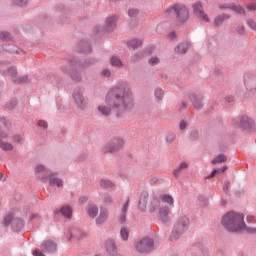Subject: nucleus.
Here are the masks:
<instances>
[{
	"mask_svg": "<svg viewBox=\"0 0 256 256\" xmlns=\"http://www.w3.org/2000/svg\"><path fill=\"white\" fill-rule=\"evenodd\" d=\"M133 107L134 98L131 87L128 84H122L106 95L105 104L98 106V112L105 117L112 113L120 117Z\"/></svg>",
	"mask_w": 256,
	"mask_h": 256,
	"instance_id": "obj_1",
	"label": "nucleus"
},
{
	"mask_svg": "<svg viewBox=\"0 0 256 256\" xmlns=\"http://www.w3.org/2000/svg\"><path fill=\"white\" fill-rule=\"evenodd\" d=\"M138 209L141 212H149L153 213L158 210V216L161 221L167 222L168 216L170 215V210L167 206H161V201L156 197H149L147 191H142L140 194V198L138 201Z\"/></svg>",
	"mask_w": 256,
	"mask_h": 256,
	"instance_id": "obj_2",
	"label": "nucleus"
},
{
	"mask_svg": "<svg viewBox=\"0 0 256 256\" xmlns=\"http://www.w3.org/2000/svg\"><path fill=\"white\" fill-rule=\"evenodd\" d=\"M222 224L228 232L240 233H256V228H247L244 223V215L235 211L227 212L222 218Z\"/></svg>",
	"mask_w": 256,
	"mask_h": 256,
	"instance_id": "obj_3",
	"label": "nucleus"
},
{
	"mask_svg": "<svg viewBox=\"0 0 256 256\" xmlns=\"http://www.w3.org/2000/svg\"><path fill=\"white\" fill-rule=\"evenodd\" d=\"M188 224H189L188 218L186 217L179 218V220L176 222L172 230L170 241L171 242L177 241L180 238V236L183 235L187 230Z\"/></svg>",
	"mask_w": 256,
	"mask_h": 256,
	"instance_id": "obj_4",
	"label": "nucleus"
},
{
	"mask_svg": "<svg viewBox=\"0 0 256 256\" xmlns=\"http://www.w3.org/2000/svg\"><path fill=\"white\" fill-rule=\"evenodd\" d=\"M166 14L168 16L176 15L178 18V21L181 23L186 22L189 18V12L187 8L181 4L175 5L172 8H168L166 11Z\"/></svg>",
	"mask_w": 256,
	"mask_h": 256,
	"instance_id": "obj_5",
	"label": "nucleus"
},
{
	"mask_svg": "<svg viewBox=\"0 0 256 256\" xmlns=\"http://www.w3.org/2000/svg\"><path fill=\"white\" fill-rule=\"evenodd\" d=\"M154 249V241L151 238H143L136 243V251L138 253H151Z\"/></svg>",
	"mask_w": 256,
	"mask_h": 256,
	"instance_id": "obj_6",
	"label": "nucleus"
},
{
	"mask_svg": "<svg viewBox=\"0 0 256 256\" xmlns=\"http://www.w3.org/2000/svg\"><path fill=\"white\" fill-rule=\"evenodd\" d=\"M124 146V141L122 138H117L107 142L103 147L104 153H116L120 151Z\"/></svg>",
	"mask_w": 256,
	"mask_h": 256,
	"instance_id": "obj_7",
	"label": "nucleus"
},
{
	"mask_svg": "<svg viewBox=\"0 0 256 256\" xmlns=\"http://www.w3.org/2000/svg\"><path fill=\"white\" fill-rule=\"evenodd\" d=\"M73 99L78 109H86L88 102L87 99L84 97L82 90L77 89L73 93Z\"/></svg>",
	"mask_w": 256,
	"mask_h": 256,
	"instance_id": "obj_8",
	"label": "nucleus"
},
{
	"mask_svg": "<svg viewBox=\"0 0 256 256\" xmlns=\"http://www.w3.org/2000/svg\"><path fill=\"white\" fill-rule=\"evenodd\" d=\"M193 11L196 16H198L199 19H201L205 23H209V17L203 10L202 4L200 2H195L193 4Z\"/></svg>",
	"mask_w": 256,
	"mask_h": 256,
	"instance_id": "obj_9",
	"label": "nucleus"
},
{
	"mask_svg": "<svg viewBox=\"0 0 256 256\" xmlns=\"http://www.w3.org/2000/svg\"><path fill=\"white\" fill-rule=\"evenodd\" d=\"M106 251L110 256H119L117 253V248L115 246V242L112 239H108L105 242Z\"/></svg>",
	"mask_w": 256,
	"mask_h": 256,
	"instance_id": "obj_10",
	"label": "nucleus"
},
{
	"mask_svg": "<svg viewBox=\"0 0 256 256\" xmlns=\"http://www.w3.org/2000/svg\"><path fill=\"white\" fill-rule=\"evenodd\" d=\"M0 122L1 124H3L2 130L0 132V138L5 139L9 136V129H8L9 122L6 121L5 118H1Z\"/></svg>",
	"mask_w": 256,
	"mask_h": 256,
	"instance_id": "obj_11",
	"label": "nucleus"
},
{
	"mask_svg": "<svg viewBox=\"0 0 256 256\" xmlns=\"http://www.w3.org/2000/svg\"><path fill=\"white\" fill-rule=\"evenodd\" d=\"M56 214L59 215H63L66 219H70L72 216V208H70L69 206H64L61 209H57L56 210Z\"/></svg>",
	"mask_w": 256,
	"mask_h": 256,
	"instance_id": "obj_12",
	"label": "nucleus"
},
{
	"mask_svg": "<svg viewBox=\"0 0 256 256\" xmlns=\"http://www.w3.org/2000/svg\"><path fill=\"white\" fill-rule=\"evenodd\" d=\"M109 218V211L107 209L102 208L100 209L99 217L96 219V223L102 224L105 223L106 220Z\"/></svg>",
	"mask_w": 256,
	"mask_h": 256,
	"instance_id": "obj_13",
	"label": "nucleus"
},
{
	"mask_svg": "<svg viewBox=\"0 0 256 256\" xmlns=\"http://www.w3.org/2000/svg\"><path fill=\"white\" fill-rule=\"evenodd\" d=\"M9 74L12 76L13 81H15L16 83H26L28 81V77H20V78H15L17 75L16 69L15 68H10L9 69Z\"/></svg>",
	"mask_w": 256,
	"mask_h": 256,
	"instance_id": "obj_14",
	"label": "nucleus"
},
{
	"mask_svg": "<svg viewBox=\"0 0 256 256\" xmlns=\"http://www.w3.org/2000/svg\"><path fill=\"white\" fill-rule=\"evenodd\" d=\"M128 205H129V199L126 200V203L121 208V214L118 218L119 223H125V221H126V212L128 210Z\"/></svg>",
	"mask_w": 256,
	"mask_h": 256,
	"instance_id": "obj_15",
	"label": "nucleus"
},
{
	"mask_svg": "<svg viewBox=\"0 0 256 256\" xmlns=\"http://www.w3.org/2000/svg\"><path fill=\"white\" fill-rule=\"evenodd\" d=\"M160 200L162 203L167 204V205H174V198L172 195L169 194H161L160 195Z\"/></svg>",
	"mask_w": 256,
	"mask_h": 256,
	"instance_id": "obj_16",
	"label": "nucleus"
},
{
	"mask_svg": "<svg viewBox=\"0 0 256 256\" xmlns=\"http://www.w3.org/2000/svg\"><path fill=\"white\" fill-rule=\"evenodd\" d=\"M86 212L89 217L95 218L99 214V208H97L95 205H89L86 208Z\"/></svg>",
	"mask_w": 256,
	"mask_h": 256,
	"instance_id": "obj_17",
	"label": "nucleus"
},
{
	"mask_svg": "<svg viewBox=\"0 0 256 256\" xmlns=\"http://www.w3.org/2000/svg\"><path fill=\"white\" fill-rule=\"evenodd\" d=\"M116 21H117V18L115 16L107 18V20H106V30L107 31H112L116 27Z\"/></svg>",
	"mask_w": 256,
	"mask_h": 256,
	"instance_id": "obj_18",
	"label": "nucleus"
},
{
	"mask_svg": "<svg viewBox=\"0 0 256 256\" xmlns=\"http://www.w3.org/2000/svg\"><path fill=\"white\" fill-rule=\"evenodd\" d=\"M42 246L44 252H54L57 249V246L52 241H46Z\"/></svg>",
	"mask_w": 256,
	"mask_h": 256,
	"instance_id": "obj_19",
	"label": "nucleus"
},
{
	"mask_svg": "<svg viewBox=\"0 0 256 256\" xmlns=\"http://www.w3.org/2000/svg\"><path fill=\"white\" fill-rule=\"evenodd\" d=\"M252 124V120L248 116H243L241 118L240 127L242 129H249Z\"/></svg>",
	"mask_w": 256,
	"mask_h": 256,
	"instance_id": "obj_20",
	"label": "nucleus"
},
{
	"mask_svg": "<svg viewBox=\"0 0 256 256\" xmlns=\"http://www.w3.org/2000/svg\"><path fill=\"white\" fill-rule=\"evenodd\" d=\"M110 64L112 67H118V68L123 67V63H122L121 59L116 56L111 57Z\"/></svg>",
	"mask_w": 256,
	"mask_h": 256,
	"instance_id": "obj_21",
	"label": "nucleus"
},
{
	"mask_svg": "<svg viewBox=\"0 0 256 256\" xmlns=\"http://www.w3.org/2000/svg\"><path fill=\"white\" fill-rule=\"evenodd\" d=\"M187 168H188L187 162H181L179 167L176 170H173L174 177H178L180 175V172Z\"/></svg>",
	"mask_w": 256,
	"mask_h": 256,
	"instance_id": "obj_22",
	"label": "nucleus"
},
{
	"mask_svg": "<svg viewBox=\"0 0 256 256\" xmlns=\"http://www.w3.org/2000/svg\"><path fill=\"white\" fill-rule=\"evenodd\" d=\"M128 47L131 49H137L138 47L142 46V41L137 39H132L128 42Z\"/></svg>",
	"mask_w": 256,
	"mask_h": 256,
	"instance_id": "obj_23",
	"label": "nucleus"
},
{
	"mask_svg": "<svg viewBox=\"0 0 256 256\" xmlns=\"http://www.w3.org/2000/svg\"><path fill=\"white\" fill-rule=\"evenodd\" d=\"M227 161V156L226 155H219L218 157H216L214 160L211 161V163L213 165L215 164H221V163H225Z\"/></svg>",
	"mask_w": 256,
	"mask_h": 256,
	"instance_id": "obj_24",
	"label": "nucleus"
},
{
	"mask_svg": "<svg viewBox=\"0 0 256 256\" xmlns=\"http://www.w3.org/2000/svg\"><path fill=\"white\" fill-rule=\"evenodd\" d=\"M188 49H189V43L185 42V43L180 44V45L177 47L176 51H177L178 53L185 54Z\"/></svg>",
	"mask_w": 256,
	"mask_h": 256,
	"instance_id": "obj_25",
	"label": "nucleus"
},
{
	"mask_svg": "<svg viewBox=\"0 0 256 256\" xmlns=\"http://www.w3.org/2000/svg\"><path fill=\"white\" fill-rule=\"evenodd\" d=\"M0 148L3 150V151H12L13 150V146L11 143L9 142H3L1 139H0Z\"/></svg>",
	"mask_w": 256,
	"mask_h": 256,
	"instance_id": "obj_26",
	"label": "nucleus"
},
{
	"mask_svg": "<svg viewBox=\"0 0 256 256\" xmlns=\"http://www.w3.org/2000/svg\"><path fill=\"white\" fill-rule=\"evenodd\" d=\"M229 19V16L227 15H221L217 18H215L214 20V25L215 26H220L224 21L228 20Z\"/></svg>",
	"mask_w": 256,
	"mask_h": 256,
	"instance_id": "obj_27",
	"label": "nucleus"
},
{
	"mask_svg": "<svg viewBox=\"0 0 256 256\" xmlns=\"http://www.w3.org/2000/svg\"><path fill=\"white\" fill-rule=\"evenodd\" d=\"M100 186H102L104 189L112 188L114 187V183L111 180H100Z\"/></svg>",
	"mask_w": 256,
	"mask_h": 256,
	"instance_id": "obj_28",
	"label": "nucleus"
},
{
	"mask_svg": "<svg viewBox=\"0 0 256 256\" xmlns=\"http://www.w3.org/2000/svg\"><path fill=\"white\" fill-rule=\"evenodd\" d=\"M50 185L51 186L62 187L63 186V181L60 180L59 178L52 177L50 179Z\"/></svg>",
	"mask_w": 256,
	"mask_h": 256,
	"instance_id": "obj_29",
	"label": "nucleus"
},
{
	"mask_svg": "<svg viewBox=\"0 0 256 256\" xmlns=\"http://www.w3.org/2000/svg\"><path fill=\"white\" fill-rule=\"evenodd\" d=\"M230 9H232L235 13H238V14H244L245 13V10L244 8H242L240 5H231L230 7H228Z\"/></svg>",
	"mask_w": 256,
	"mask_h": 256,
	"instance_id": "obj_30",
	"label": "nucleus"
},
{
	"mask_svg": "<svg viewBox=\"0 0 256 256\" xmlns=\"http://www.w3.org/2000/svg\"><path fill=\"white\" fill-rule=\"evenodd\" d=\"M120 236H121V239L124 240V241H127L128 240V237H129V231L127 228H121L120 229Z\"/></svg>",
	"mask_w": 256,
	"mask_h": 256,
	"instance_id": "obj_31",
	"label": "nucleus"
},
{
	"mask_svg": "<svg viewBox=\"0 0 256 256\" xmlns=\"http://www.w3.org/2000/svg\"><path fill=\"white\" fill-rule=\"evenodd\" d=\"M227 170V166H224L223 168L219 170H212V173L210 174L209 178H214L215 175L224 173Z\"/></svg>",
	"mask_w": 256,
	"mask_h": 256,
	"instance_id": "obj_32",
	"label": "nucleus"
},
{
	"mask_svg": "<svg viewBox=\"0 0 256 256\" xmlns=\"http://www.w3.org/2000/svg\"><path fill=\"white\" fill-rule=\"evenodd\" d=\"M193 106H194V109H196V110L201 109L202 108L201 99L200 98H194L193 99Z\"/></svg>",
	"mask_w": 256,
	"mask_h": 256,
	"instance_id": "obj_33",
	"label": "nucleus"
},
{
	"mask_svg": "<svg viewBox=\"0 0 256 256\" xmlns=\"http://www.w3.org/2000/svg\"><path fill=\"white\" fill-rule=\"evenodd\" d=\"M138 14H139V10L136 9V8H131V9H129V11H128V15H129V17H131V18H136Z\"/></svg>",
	"mask_w": 256,
	"mask_h": 256,
	"instance_id": "obj_34",
	"label": "nucleus"
},
{
	"mask_svg": "<svg viewBox=\"0 0 256 256\" xmlns=\"http://www.w3.org/2000/svg\"><path fill=\"white\" fill-rule=\"evenodd\" d=\"M154 96H156V98L158 99V101H161L164 97V92L162 89H157L155 92H154Z\"/></svg>",
	"mask_w": 256,
	"mask_h": 256,
	"instance_id": "obj_35",
	"label": "nucleus"
},
{
	"mask_svg": "<svg viewBox=\"0 0 256 256\" xmlns=\"http://www.w3.org/2000/svg\"><path fill=\"white\" fill-rule=\"evenodd\" d=\"M0 39L2 41H9L11 39V36L8 32H2L0 33Z\"/></svg>",
	"mask_w": 256,
	"mask_h": 256,
	"instance_id": "obj_36",
	"label": "nucleus"
},
{
	"mask_svg": "<svg viewBox=\"0 0 256 256\" xmlns=\"http://www.w3.org/2000/svg\"><path fill=\"white\" fill-rule=\"evenodd\" d=\"M103 202L105 204H111L113 202V198L111 195L109 194H106L104 197H103Z\"/></svg>",
	"mask_w": 256,
	"mask_h": 256,
	"instance_id": "obj_37",
	"label": "nucleus"
},
{
	"mask_svg": "<svg viewBox=\"0 0 256 256\" xmlns=\"http://www.w3.org/2000/svg\"><path fill=\"white\" fill-rule=\"evenodd\" d=\"M11 221H12V216L9 215V216H7V217L4 218V220H3V225H4V226H8V225L11 223Z\"/></svg>",
	"mask_w": 256,
	"mask_h": 256,
	"instance_id": "obj_38",
	"label": "nucleus"
},
{
	"mask_svg": "<svg viewBox=\"0 0 256 256\" xmlns=\"http://www.w3.org/2000/svg\"><path fill=\"white\" fill-rule=\"evenodd\" d=\"M12 140H13V142L14 143H22V137H21V135H15V136H13L12 137Z\"/></svg>",
	"mask_w": 256,
	"mask_h": 256,
	"instance_id": "obj_39",
	"label": "nucleus"
},
{
	"mask_svg": "<svg viewBox=\"0 0 256 256\" xmlns=\"http://www.w3.org/2000/svg\"><path fill=\"white\" fill-rule=\"evenodd\" d=\"M28 0H15L14 3L20 7L26 5Z\"/></svg>",
	"mask_w": 256,
	"mask_h": 256,
	"instance_id": "obj_40",
	"label": "nucleus"
},
{
	"mask_svg": "<svg viewBox=\"0 0 256 256\" xmlns=\"http://www.w3.org/2000/svg\"><path fill=\"white\" fill-rule=\"evenodd\" d=\"M46 168L43 165H37L35 168L36 173L45 172Z\"/></svg>",
	"mask_w": 256,
	"mask_h": 256,
	"instance_id": "obj_41",
	"label": "nucleus"
},
{
	"mask_svg": "<svg viewBox=\"0 0 256 256\" xmlns=\"http://www.w3.org/2000/svg\"><path fill=\"white\" fill-rule=\"evenodd\" d=\"M149 63H150V65L155 66V65H157L159 63V59L157 57H152L149 60Z\"/></svg>",
	"mask_w": 256,
	"mask_h": 256,
	"instance_id": "obj_42",
	"label": "nucleus"
},
{
	"mask_svg": "<svg viewBox=\"0 0 256 256\" xmlns=\"http://www.w3.org/2000/svg\"><path fill=\"white\" fill-rule=\"evenodd\" d=\"M247 24L253 31H256V23L253 20H248Z\"/></svg>",
	"mask_w": 256,
	"mask_h": 256,
	"instance_id": "obj_43",
	"label": "nucleus"
},
{
	"mask_svg": "<svg viewBox=\"0 0 256 256\" xmlns=\"http://www.w3.org/2000/svg\"><path fill=\"white\" fill-rule=\"evenodd\" d=\"M229 188H230V182H229V181H225L223 190H224V192H225L226 194L229 193Z\"/></svg>",
	"mask_w": 256,
	"mask_h": 256,
	"instance_id": "obj_44",
	"label": "nucleus"
},
{
	"mask_svg": "<svg viewBox=\"0 0 256 256\" xmlns=\"http://www.w3.org/2000/svg\"><path fill=\"white\" fill-rule=\"evenodd\" d=\"M38 126H40L43 129H47L48 128V123L45 121H40L38 122Z\"/></svg>",
	"mask_w": 256,
	"mask_h": 256,
	"instance_id": "obj_45",
	"label": "nucleus"
},
{
	"mask_svg": "<svg viewBox=\"0 0 256 256\" xmlns=\"http://www.w3.org/2000/svg\"><path fill=\"white\" fill-rule=\"evenodd\" d=\"M247 10L250 12L256 11V4H250L247 6Z\"/></svg>",
	"mask_w": 256,
	"mask_h": 256,
	"instance_id": "obj_46",
	"label": "nucleus"
},
{
	"mask_svg": "<svg viewBox=\"0 0 256 256\" xmlns=\"http://www.w3.org/2000/svg\"><path fill=\"white\" fill-rule=\"evenodd\" d=\"M40 219V215L38 213H33L30 216V220H39Z\"/></svg>",
	"mask_w": 256,
	"mask_h": 256,
	"instance_id": "obj_47",
	"label": "nucleus"
},
{
	"mask_svg": "<svg viewBox=\"0 0 256 256\" xmlns=\"http://www.w3.org/2000/svg\"><path fill=\"white\" fill-rule=\"evenodd\" d=\"M102 76H104V77H110L111 76V72H110V70H104L103 72H102Z\"/></svg>",
	"mask_w": 256,
	"mask_h": 256,
	"instance_id": "obj_48",
	"label": "nucleus"
},
{
	"mask_svg": "<svg viewBox=\"0 0 256 256\" xmlns=\"http://www.w3.org/2000/svg\"><path fill=\"white\" fill-rule=\"evenodd\" d=\"M175 140V135L174 134H169L168 136H167V141L168 142H173Z\"/></svg>",
	"mask_w": 256,
	"mask_h": 256,
	"instance_id": "obj_49",
	"label": "nucleus"
},
{
	"mask_svg": "<svg viewBox=\"0 0 256 256\" xmlns=\"http://www.w3.org/2000/svg\"><path fill=\"white\" fill-rule=\"evenodd\" d=\"M34 256H45L40 250L33 251Z\"/></svg>",
	"mask_w": 256,
	"mask_h": 256,
	"instance_id": "obj_50",
	"label": "nucleus"
},
{
	"mask_svg": "<svg viewBox=\"0 0 256 256\" xmlns=\"http://www.w3.org/2000/svg\"><path fill=\"white\" fill-rule=\"evenodd\" d=\"M187 127V123L185 121L180 122V129L184 130Z\"/></svg>",
	"mask_w": 256,
	"mask_h": 256,
	"instance_id": "obj_51",
	"label": "nucleus"
},
{
	"mask_svg": "<svg viewBox=\"0 0 256 256\" xmlns=\"http://www.w3.org/2000/svg\"><path fill=\"white\" fill-rule=\"evenodd\" d=\"M237 32L240 33V34H244L245 33L244 27L243 26L238 27Z\"/></svg>",
	"mask_w": 256,
	"mask_h": 256,
	"instance_id": "obj_52",
	"label": "nucleus"
},
{
	"mask_svg": "<svg viewBox=\"0 0 256 256\" xmlns=\"http://www.w3.org/2000/svg\"><path fill=\"white\" fill-rule=\"evenodd\" d=\"M247 221L254 222L255 218L253 216H247Z\"/></svg>",
	"mask_w": 256,
	"mask_h": 256,
	"instance_id": "obj_53",
	"label": "nucleus"
},
{
	"mask_svg": "<svg viewBox=\"0 0 256 256\" xmlns=\"http://www.w3.org/2000/svg\"><path fill=\"white\" fill-rule=\"evenodd\" d=\"M175 36H176L175 32H172L169 37H170V39H174Z\"/></svg>",
	"mask_w": 256,
	"mask_h": 256,
	"instance_id": "obj_54",
	"label": "nucleus"
},
{
	"mask_svg": "<svg viewBox=\"0 0 256 256\" xmlns=\"http://www.w3.org/2000/svg\"><path fill=\"white\" fill-rule=\"evenodd\" d=\"M3 177H4V174L0 173V180L3 179Z\"/></svg>",
	"mask_w": 256,
	"mask_h": 256,
	"instance_id": "obj_55",
	"label": "nucleus"
},
{
	"mask_svg": "<svg viewBox=\"0 0 256 256\" xmlns=\"http://www.w3.org/2000/svg\"><path fill=\"white\" fill-rule=\"evenodd\" d=\"M83 202H86V198L83 199Z\"/></svg>",
	"mask_w": 256,
	"mask_h": 256,
	"instance_id": "obj_56",
	"label": "nucleus"
},
{
	"mask_svg": "<svg viewBox=\"0 0 256 256\" xmlns=\"http://www.w3.org/2000/svg\"><path fill=\"white\" fill-rule=\"evenodd\" d=\"M20 226H22V222H20Z\"/></svg>",
	"mask_w": 256,
	"mask_h": 256,
	"instance_id": "obj_57",
	"label": "nucleus"
}]
</instances>
